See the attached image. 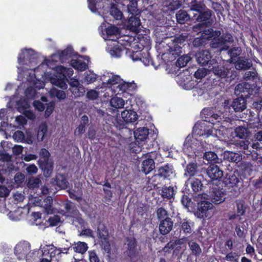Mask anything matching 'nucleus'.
Listing matches in <instances>:
<instances>
[{
  "label": "nucleus",
  "instance_id": "obj_1",
  "mask_svg": "<svg viewBox=\"0 0 262 262\" xmlns=\"http://www.w3.org/2000/svg\"><path fill=\"white\" fill-rule=\"evenodd\" d=\"M242 181L241 172L237 169H235L226 173L224 183L227 187L232 188L230 192L232 197H236L241 193L238 184Z\"/></svg>",
  "mask_w": 262,
  "mask_h": 262
},
{
  "label": "nucleus",
  "instance_id": "obj_2",
  "mask_svg": "<svg viewBox=\"0 0 262 262\" xmlns=\"http://www.w3.org/2000/svg\"><path fill=\"white\" fill-rule=\"evenodd\" d=\"M39 156L38 165L39 168L42 171L45 177H50L53 173L54 168L53 161L50 159V153L48 149L42 148L39 152Z\"/></svg>",
  "mask_w": 262,
  "mask_h": 262
},
{
  "label": "nucleus",
  "instance_id": "obj_3",
  "mask_svg": "<svg viewBox=\"0 0 262 262\" xmlns=\"http://www.w3.org/2000/svg\"><path fill=\"white\" fill-rule=\"evenodd\" d=\"M188 36L186 33H182L180 35L174 36L171 41L166 44V49L168 53L173 56L174 58L180 56L182 53V46L186 40Z\"/></svg>",
  "mask_w": 262,
  "mask_h": 262
},
{
  "label": "nucleus",
  "instance_id": "obj_4",
  "mask_svg": "<svg viewBox=\"0 0 262 262\" xmlns=\"http://www.w3.org/2000/svg\"><path fill=\"white\" fill-rule=\"evenodd\" d=\"M211 39L210 48L213 49H217L220 52L227 50L229 48L228 43L233 41V36L228 33L223 34L220 37H213Z\"/></svg>",
  "mask_w": 262,
  "mask_h": 262
},
{
  "label": "nucleus",
  "instance_id": "obj_5",
  "mask_svg": "<svg viewBox=\"0 0 262 262\" xmlns=\"http://www.w3.org/2000/svg\"><path fill=\"white\" fill-rule=\"evenodd\" d=\"M175 176V170L171 164H166L158 168L157 173L152 177L154 185H158L159 182L156 183L158 178L162 179V180H170Z\"/></svg>",
  "mask_w": 262,
  "mask_h": 262
},
{
  "label": "nucleus",
  "instance_id": "obj_6",
  "mask_svg": "<svg viewBox=\"0 0 262 262\" xmlns=\"http://www.w3.org/2000/svg\"><path fill=\"white\" fill-rule=\"evenodd\" d=\"M213 127L208 125L205 121L197 122L193 127V134L199 137L207 138L210 136H213Z\"/></svg>",
  "mask_w": 262,
  "mask_h": 262
},
{
  "label": "nucleus",
  "instance_id": "obj_7",
  "mask_svg": "<svg viewBox=\"0 0 262 262\" xmlns=\"http://www.w3.org/2000/svg\"><path fill=\"white\" fill-rule=\"evenodd\" d=\"M209 68L215 76L221 79L227 77L231 69L229 64H225L224 62H217L216 60Z\"/></svg>",
  "mask_w": 262,
  "mask_h": 262
},
{
  "label": "nucleus",
  "instance_id": "obj_8",
  "mask_svg": "<svg viewBox=\"0 0 262 262\" xmlns=\"http://www.w3.org/2000/svg\"><path fill=\"white\" fill-rule=\"evenodd\" d=\"M213 204L206 201H201L198 203V210L196 214L198 216L202 218H210L213 213Z\"/></svg>",
  "mask_w": 262,
  "mask_h": 262
},
{
  "label": "nucleus",
  "instance_id": "obj_9",
  "mask_svg": "<svg viewBox=\"0 0 262 262\" xmlns=\"http://www.w3.org/2000/svg\"><path fill=\"white\" fill-rule=\"evenodd\" d=\"M97 234L100 239V244L104 252L108 255L111 254V247L109 241L108 232L105 227L103 226L102 228L99 227L97 229Z\"/></svg>",
  "mask_w": 262,
  "mask_h": 262
},
{
  "label": "nucleus",
  "instance_id": "obj_10",
  "mask_svg": "<svg viewBox=\"0 0 262 262\" xmlns=\"http://www.w3.org/2000/svg\"><path fill=\"white\" fill-rule=\"evenodd\" d=\"M157 152L156 151H151L145 154L146 159L142 163L141 170L145 174L150 173L155 168V162L152 158L157 157Z\"/></svg>",
  "mask_w": 262,
  "mask_h": 262
},
{
  "label": "nucleus",
  "instance_id": "obj_11",
  "mask_svg": "<svg viewBox=\"0 0 262 262\" xmlns=\"http://www.w3.org/2000/svg\"><path fill=\"white\" fill-rule=\"evenodd\" d=\"M253 92L251 85L247 82L238 84L234 90V93L237 97L246 99L253 94Z\"/></svg>",
  "mask_w": 262,
  "mask_h": 262
},
{
  "label": "nucleus",
  "instance_id": "obj_12",
  "mask_svg": "<svg viewBox=\"0 0 262 262\" xmlns=\"http://www.w3.org/2000/svg\"><path fill=\"white\" fill-rule=\"evenodd\" d=\"M31 244L24 241L17 244L14 248V254L18 259L26 258L27 254L30 251Z\"/></svg>",
  "mask_w": 262,
  "mask_h": 262
},
{
  "label": "nucleus",
  "instance_id": "obj_13",
  "mask_svg": "<svg viewBox=\"0 0 262 262\" xmlns=\"http://www.w3.org/2000/svg\"><path fill=\"white\" fill-rule=\"evenodd\" d=\"M196 61L200 65L208 66V68H211V65L215 59L212 58L211 53L208 50H202L197 53L195 55Z\"/></svg>",
  "mask_w": 262,
  "mask_h": 262
},
{
  "label": "nucleus",
  "instance_id": "obj_14",
  "mask_svg": "<svg viewBox=\"0 0 262 262\" xmlns=\"http://www.w3.org/2000/svg\"><path fill=\"white\" fill-rule=\"evenodd\" d=\"M126 253L130 258L135 257L138 254L137 249V242L134 237H127L125 239Z\"/></svg>",
  "mask_w": 262,
  "mask_h": 262
},
{
  "label": "nucleus",
  "instance_id": "obj_15",
  "mask_svg": "<svg viewBox=\"0 0 262 262\" xmlns=\"http://www.w3.org/2000/svg\"><path fill=\"white\" fill-rule=\"evenodd\" d=\"M44 256L49 257L52 260L58 261L61 257L60 248H57L53 245H46L43 247Z\"/></svg>",
  "mask_w": 262,
  "mask_h": 262
},
{
  "label": "nucleus",
  "instance_id": "obj_16",
  "mask_svg": "<svg viewBox=\"0 0 262 262\" xmlns=\"http://www.w3.org/2000/svg\"><path fill=\"white\" fill-rule=\"evenodd\" d=\"M211 201L215 204H220L226 199V193L219 187H212L210 192Z\"/></svg>",
  "mask_w": 262,
  "mask_h": 262
},
{
  "label": "nucleus",
  "instance_id": "obj_17",
  "mask_svg": "<svg viewBox=\"0 0 262 262\" xmlns=\"http://www.w3.org/2000/svg\"><path fill=\"white\" fill-rule=\"evenodd\" d=\"M202 121H205L207 124H214L220 118V116L214 113L210 108H204L201 112Z\"/></svg>",
  "mask_w": 262,
  "mask_h": 262
},
{
  "label": "nucleus",
  "instance_id": "obj_18",
  "mask_svg": "<svg viewBox=\"0 0 262 262\" xmlns=\"http://www.w3.org/2000/svg\"><path fill=\"white\" fill-rule=\"evenodd\" d=\"M202 27V24H198L193 27L194 31L200 30L201 33V36L194 38L192 41V46L194 48H200L204 46L206 44L207 41L209 40L207 36L203 34V30H201Z\"/></svg>",
  "mask_w": 262,
  "mask_h": 262
},
{
  "label": "nucleus",
  "instance_id": "obj_19",
  "mask_svg": "<svg viewBox=\"0 0 262 262\" xmlns=\"http://www.w3.org/2000/svg\"><path fill=\"white\" fill-rule=\"evenodd\" d=\"M207 174L211 181H220L223 176V171L215 164H210L207 169Z\"/></svg>",
  "mask_w": 262,
  "mask_h": 262
},
{
  "label": "nucleus",
  "instance_id": "obj_20",
  "mask_svg": "<svg viewBox=\"0 0 262 262\" xmlns=\"http://www.w3.org/2000/svg\"><path fill=\"white\" fill-rule=\"evenodd\" d=\"M173 226V222L171 217H166L159 223V230L163 235L168 234L172 229Z\"/></svg>",
  "mask_w": 262,
  "mask_h": 262
},
{
  "label": "nucleus",
  "instance_id": "obj_21",
  "mask_svg": "<svg viewBox=\"0 0 262 262\" xmlns=\"http://www.w3.org/2000/svg\"><path fill=\"white\" fill-rule=\"evenodd\" d=\"M135 49L148 50L151 45L150 37L146 35L139 34Z\"/></svg>",
  "mask_w": 262,
  "mask_h": 262
},
{
  "label": "nucleus",
  "instance_id": "obj_22",
  "mask_svg": "<svg viewBox=\"0 0 262 262\" xmlns=\"http://www.w3.org/2000/svg\"><path fill=\"white\" fill-rule=\"evenodd\" d=\"M44 256V249L34 250L33 251H29L26 256L27 262H39L41 257Z\"/></svg>",
  "mask_w": 262,
  "mask_h": 262
},
{
  "label": "nucleus",
  "instance_id": "obj_23",
  "mask_svg": "<svg viewBox=\"0 0 262 262\" xmlns=\"http://www.w3.org/2000/svg\"><path fill=\"white\" fill-rule=\"evenodd\" d=\"M121 115L125 123H133L138 118L137 113L132 110H125L122 112Z\"/></svg>",
  "mask_w": 262,
  "mask_h": 262
},
{
  "label": "nucleus",
  "instance_id": "obj_24",
  "mask_svg": "<svg viewBox=\"0 0 262 262\" xmlns=\"http://www.w3.org/2000/svg\"><path fill=\"white\" fill-rule=\"evenodd\" d=\"M78 53L74 52L72 47H68L59 53V58L61 62H63L72 57H77Z\"/></svg>",
  "mask_w": 262,
  "mask_h": 262
},
{
  "label": "nucleus",
  "instance_id": "obj_25",
  "mask_svg": "<svg viewBox=\"0 0 262 262\" xmlns=\"http://www.w3.org/2000/svg\"><path fill=\"white\" fill-rule=\"evenodd\" d=\"M149 129L146 127H140L134 132V137L137 142L145 141L148 137Z\"/></svg>",
  "mask_w": 262,
  "mask_h": 262
},
{
  "label": "nucleus",
  "instance_id": "obj_26",
  "mask_svg": "<svg viewBox=\"0 0 262 262\" xmlns=\"http://www.w3.org/2000/svg\"><path fill=\"white\" fill-rule=\"evenodd\" d=\"M252 66V62L245 57H239L235 63V67L237 70H248Z\"/></svg>",
  "mask_w": 262,
  "mask_h": 262
},
{
  "label": "nucleus",
  "instance_id": "obj_27",
  "mask_svg": "<svg viewBox=\"0 0 262 262\" xmlns=\"http://www.w3.org/2000/svg\"><path fill=\"white\" fill-rule=\"evenodd\" d=\"M247 99L242 97H237V98L234 99L232 107L236 112H241L246 108Z\"/></svg>",
  "mask_w": 262,
  "mask_h": 262
},
{
  "label": "nucleus",
  "instance_id": "obj_28",
  "mask_svg": "<svg viewBox=\"0 0 262 262\" xmlns=\"http://www.w3.org/2000/svg\"><path fill=\"white\" fill-rule=\"evenodd\" d=\"M252 150H248L250 153H247V155H251L253 160H258L259 158L262 157V146L258 142L254 143L252 145Z\"/></svg>",
  "mask_w": 262,
  "mask_h": 262
},
{
  "label": "nucleus",
  "instance_id": "obj_29",
  "mask_svg": "<svg viewBox=\"0 0 262 262\" xmlns=\"http://www.w3.org/2000/svg\"><path fill=\"white\" fill-rule=\"evenodd\" d=\"M141 25L139 16H130L128 19V29L133 32L139 31V28Z\"/></svg>",
  "mask_w": 262,
  "mask_h": 262
},
{
  "label": "nucleus",
  "instance_id": "obj_30",
  "mask_svg": "<svg viewBox=\"0 0 262 262\" xmlns=\"http://www.w3.org/2000/svg\"><path fill=\"white\" fill-rule=\"evenodd\" d=\"M235 211L238 214L241 216L245 215L248 208L245 201L243 199H238L235 201Z\"/></svg>",
  "mask_w": 262,
  "mask_h": 262
},
{
  "label": "nucleus",
  "instance_id": "obj_31",
  "mask_svg": "<svg viewBox=\"0 0 262 262\" xmlns=\"http://www.w3.org/2000/svg\"><path fill=\"white\" fill-rule=\"evenodd\" d=\"M224 158L229 162L237 164L241 162L242 157L241 154L230 151H226L224 152Z\"/></svg>",
  "mask_w": 262,
  "mask_h": 262
},
{
  "label": "nucleus",
  "instance_id": "obj_32",
  "mask_svg": "<svg viewBox=\"0 0 262 262\" xmlns=\"http://www.w3.org/2000/svg\"><path fill=\"white\" fill-rule=\"evenodd\" d=\"M64 208L66 210V213H68L67 216L74 217V215H77L79 214V210L76 208V206L73 203L68 200L64 204Z\"/></svg>",
  "mask_w": 262,
  "mask_h": 262
},
{
  "label": "nucleus",
  "instance_id": "obj_33",
  "mask_svg": "<svg viewBox=\"0 0 262 262\" xmlns=\"http://www.w3.org/2000/svg\"><path fill=\"white\" fill-rule=\"evenodd\" d=\"M105 0H88V7L92 12H96L98 11V8L100 9H103L104 5L103 4H101V3H103Z\"/></svg>",
  "mask_w": 262,
  "mask_h": 262
},
{
  "label": "nucleus",
  "instance_id": "obj_34",
  "mask_svg": "<svg viewBox=\"0 0 262 262\" xmlns=\"http://www.w3.org/2000/svg\"><path fill=\"white\" fill-rule=\"evenodd\" d=\"M198 172V165L196 163H188L185 169L184 175L186 177H191L195 176Z\"/></svg>",
  "mask_w": 262,
  "mask_h": 262
},
{
  "label": "nucleus",
  "instance_id": "obj_35",
  "mask_svg": "<svg viewBox=\"0 0 262 262\" xmlns=\"http://www.w3.org/2000/svg\"><path fill=\"white\" fill-rule=\"evenodd\" d=\"M181 6V3L179 0H168L164 5V8H167L165 10L172 12L179 9Z\"/></svg>",
  "mask_w": 262,
  "mask_h": 262
},
{
  "label": "nucleus",
  "instance_id": "obj_36",
  "mask_svg": "<svg viewBox=\"0 0 262 262\" xmlns=\"http://www.w3.org/2000/svg\"><path fill=\"white\" fill-rule=\"evenodd\" d=\"M193 223L184 219L180 222V232H183L185 234H190L192 232V227Z\"/></svg>",
  "mask_w": 262,
  "mask_h": 262
},
{
  "label": "nucleus",
  "instance_id": "obj_37",
  "mask_svg": "<svg viewBox=\"0 0 262 262\" xmlns=\"http://www.w3.org/2000/svg\"><path fill=\"white\" fill-rule=\"evenodd\" d=\"M203 158L210 163H220L221 161L215 152L210 151L204 152Z\"/></svg>",
  "mask_w": 262,
  "mask_h": 262
},
{
  "label": "nucleus",
  "instance_id": "obj_38",
  "mask_svg": "<svg viewBox=\"0 0 262 262\" xmlns=\"http://www.w3.org/2000/svg\"><path fill=\"white\" fill-rule=\"evenodd\" d=\"M176 18L178 23L185 24L190 19V15L185 10H180L176 14Z\"/></svg>",
  "mask_w": 262,
  "mask_h": 262
},
{
  "label": "nucleus",
  "instance_id": "obj_39",
  "mask_svg": "<svg viewBox=\"0 0 262 262\" xmlns=\"http://www.w3.org/2000/svg\"><path fill=\"white\" fill-rule=\"evenodd\" d=\"M161 196L163 199L170 200L173 198L174 193V190L173 187H167L164 186L161 190Z\"/></svg>",
  "mask_w": 262,
  "mask_h": 262
},
{
  "label": "nucleus",
  "instance_id": "obj_40",
  "mask_svg": "<svg viewBox=\"0 0 262 262\" xmlns=\"http://www.w3.org/2000/svg\"><path fill=\"white\" fill-rule=\"evenodd\" d=\"M71 65L75 69L80 71H84L88 69V64L83 61L78 59H72L71 61Z\"/></svg>",
  "mask_w": 262,
  "mask_h": 262
},
{
  "label": "nucleus",
  "instance_id": "obj_41",
  "mask_svg": "<svg viewBox=\"0 0 262 262\" xmlns=\"http://www.w3.org/2000/svg\"><path fill=\"white\" fill-rule=\"evenodd\" d=\"M249 131L247 127L243 126H239L235 128V133L236 136L240 139H246L249 135Z\"/></svg>",
  "mask_w": 262,
  "mask_h": 262
},
{
  "label": "nucleus",
  "instance_id": "obj_42",
  "mask_svg": "<svg viewBox=\"0 0 262 262\" xmlns=\"http://www.w3.org/2000/svg\"><path fill=\"white\" fill-rule=\"evenodd\" d=\"M56 183L57 185L61 189H66L68 187L69 183L63 174H58L56 175Z\"/></svg>",
  "mask_w": 262,
  "mask_h": 262
},
{
  "label": "nucleus",
  "instance_id": "obj_43",
  "mask_svg": "<svg viewBox=\"0 0 262 262\" xmlns=\"http://www.w3.org/2000/svg\"><path fill=\"white\" fill-rule=\"evenodd\" d=\"M110 14L116 19H122L123 15L122 12L118 8L117 6L113 3L111 4L110 8Z\"/></svg>",
  "mask_w": 262,
  "mask_h": 262
},
{
  "label": "nucleus",
  "instance_id": "obj_44",
  "mask_svg": "<svg viewBox=\"0 0 262 262\" xmlns=\"http://www.w3.org/2000/svg\"><path fill=\"white\" fill-rule=\"evenodd\" d=\"M110 103L111 105L116 110L123 108L125 104L124 100L122 98L118 97L112 98Z\"/></svg>",
  "mask_w": 262,
  "mask_h": 262
},
{
  "label": "nucleus",
  "instance_id": "obj_45",
  "mask_svg": "<svg viewBox=\"0 0 262 262\" xmlns=\"http://www.w3.org/2000/svg\"><path fill=\"white\" fill-rule=\"evenodd\" d=\"M48 132V126L46 123L41 124L38 127L37 133V139L39 141H42Z\"/></svg>",
  "mask_w": 262,
  "mask_h": 262
},
{
  "label": "nucleus",
  "instance_id": "obj_46",
  "mask_svg": "<svg viewBox=\"0 0 262 262\" xmlns=\"http://www.w3.org/2000/svg\"><path fill=\"white\" fill-rule=\"evenodd\" d=\"M27 53L26 60L28 61L29 63L34 64V66H36L37 64V55L36 53L30 49L27 50Z\"/></svg>",
  "mask_w": 262,
  "mask_h": 262
},
{
  "label": "nucleus",
  "instance_id": "obj_47",
  "mask_svg": "<svg viewBox=\"0 0 262 262\" xmlns=\"http://www.w3.org/2000/svg\"><path fill=\"white\" fill-rule=\"evenodd\" d=\"M203 34L207 35L209 40L213 37H220L222 36L220 30L214 31L212 28L203 30Z\"/></svg>",
  "mask_w": 262,
  "mask_h": 262
},
{
  "label": "nucleus",
  "instance_id": "obj_48",
  "mask_svg": "<svg viewBox=\"0 0 262 262\" xmlns=\"http://www.w3.org/2000/svg\"><path fill=\"white\" fill-rule=\"evenodd\" d=\"M88 246L86 243L82 242H78L75 244L73 249L75 252L83 254L88 250Z\"/></svg>",
  "mask_w": 262,
  "mask_h": 262
},
{
  "label": "nucleus",
  "instance_id": "obj_49",
  "mask_svg": "<svg viewBox=\"0 0 262 262\" xmlns=\"http://www.w3.org/2000/svg\"><path fill=\"white\" fill-rule=\"evenodd\" d=\"M140 60L145 66H148L150 63H152V58L149 52H148V50H143V51H142V56L140 57Z\"/></svg>",
  "mask_w": 262,
  "mask_h": 262
},
{
  "label": "nucleus",
  "instance_id": "obj_50",
  "mask_svg": "<svg viewBox=\"0 0 262 262\" xmlns=\"http://www.w3.org/2000/svg\"><path fill=\"white\" fill-rule=\"evenodd\" d=\"M191 60V57L187 55L180 56L177 60L176 65L177 67L183 68L185 67Z\"/></svg>",
  "mask_w": 262,
  "mask_h": 262
},
{
  "label": "nucleus",
  "instance_id": "obj_51",
  "mask_svg": "<svg viewBox=\"0 0 262 262\" xmlns=\"http://www.w3.org/2000/svg\"><path fill=\"white\" fill-rule=\"evenodd\" d=\"M123 49L124 47L121 46L115 45L110 50V53L112 56L119 58L121 57Z\"/></svg>",
  "mask_w": 262,
  "mask_h": 262
},
{
  "label": "nucleus",
  "instance_id": "obj_52",
  "mask_svg": "<svg viewBox=\"0 0 262 262\" xmlns=\"http://www.w3.org/2000/svg\"><path fill=\"white\" fill-rule=\"evenodd\" d=\"M190 249L191 250L192 254L195 256H199L202 253V250L199 245L195 242H190L188 243Z\"/></svg>",
  "mask_w": 262,
  "mask_h": 262
},
{
  "label": "nucleus",
  "instance_id": "obj_53",
  "mask_svg": "<svg viewBox=\"0 0 262 262\" xmlns=\"http://www.w3.org/2000/svg\"><path fill=\"white\" fill-rule=\"evenodd\" d=\"M212 15V12L210 10L199 13V15L195 18L198 21H204L209 20Z\"/></svg>",
  "mask_w": 262,
  "mask_h": 262
},
{
  "label": "nucleus",
  "instance_id": "obj_54",
  "mask_svg": "<svg viewBox=\"0 0 262 262\" xmlns=\"http://www.w3.org/2000/svg\"><path fill=\"white\" fill-rule=\"evenodd\" d=\"M134 50L129 51V56L133 61L140 60V57L142 56V51L143 50L135 49V46L133 47Z\"/></svg>",
  "mask_w": 262,
  "mask_h": 262
},
{
  "label": "nucleus",
  "instance_id": "obj_55",
  "mask_svg": "<svg viewBox=\"0 0 262 262\" xmlns=\"http://www.w3.org/2000/svg\"><path fill=\"white\" fill-rule=\"evenodd\" d=\"M156 215L160 222L166 217H169L168 211L163 207H160L157 209Z\"/></svg>",
  "mask_w": 262,
  "mask_h": 262
},
{
  "label": "nucleus",
  "instance_id": "obj_56",
  "mask_svg": "<svg viewBox=\"0 0 262 262\" xmlns=\"http://www.w3.org/2000/svg\"><path fill=\"white\" fill-rule=\"evenodd\" d=\"M191 186L194 192H198L202 190L203 184L201 180L194 179L191 182Z\"/></svg>",
  "mask_w": 262,
  "mask_h": 262
},
{
  "label": "nucleus",
  "instance_id": "obj_57",
  "mask_svg": "<svg viewBox=\"0 0 262 262\" xmlns=\"http://www.w3.org/2000/svg\"><path fill=\"white\" fill-rule=\"evenodd\" d=\"M118 87L122 92H126L127 91H130L134 89L135 87V83L124 82L120 84Z\"/></svg>",
  "mask_w": 262,
  "mask_h": 262
},
{
  "label": "nucleus",
  "instance_id": "obj_58",
  "mask_svg": "<svg viewBox=\"0 0 262 262\" xmlns=\"http://www.w3.org/2000/svg\"><path fill=\"white\" fill-rule=\"evenodd\" d=\"M107 38L113 35H117L119 30L118 27L114 25H110L105 29Z\"/></svg>",
  "mask_w": 262,
  "mask_h": 262
},
{
  "label": "nucleus",
  "instance_id": "obj_59",
  "mask_svg": "<svg viewBox=\"0 0 262 262\" xmlns=\"http://www.w3.org/2000/svg\"><path fill=\"white\" fill-rule=\"evenodd\" d=\"M70 91L72 92V94L75 97L83 96L85 92L84 87L81 84L77 86L75 90V89H73Z\"/></svg>",
  "mask_w": 262,
  "mask_h": 262
},
{
  "label": "nucleus",
  "instance_id": "obj_60",
  "mask_svg": "<svg viewBox=\"0 0 262 262\" xmlns=\"http://www.w3.org/2000/svg\"><path fill=\"white\" fill-rule=\"evenodd\" d=\"M47 222L49 223L50 226H56L61 222V217L59 215H54L48 219Z\"/></svg>",
  "mask_w": 262,
  "mask_h": 262
},
{
  "label": "nucleus",
  "instance_id": "obj_61",
  "mask_svg": "<svg viewBox=\"0 0 262 262\" xmlns=\"http://www.w3.org/2000/svg\"><path fill=\"white\" fill-rule=\"evenodd\" d=\"M127 10L128 12L132 16H138L140 15V12L137 8V3H129L127 6Z\"/></svg>",
  "mask_w": 262,
  "mask_h": 262
},
{
  "label": "nucleus",
  "instance_id": "obj_62",
  "mask_svg": "<svg viewBox=\"0 0 262 262\" xmlns=\"http://www.w3.org/2000/svg\"><path fill=\"white\" fill-rule=\"evenodd\" d=\"M179 241H170L169 242H168L165 247L163 248V251L165 253H169L171 250L173 249L174 247L179 244Z\"/></svg>",
  "mask_w": 262,
  "mask_h": 262
},
{
  "label": "nucleus",
  "instance_id": "obj_63",
  "mask_svg": "<svg viewBox=\"0 0 262 262\" xmlns=\"http://www.w3.org/2000/svg\"><path fill=\"white\" fill-rule=\"evenodd\" d=\"M51 94L55 95L59 100L64 99L66 97V93L63 91L55 89L52 90Z\"/></svg>",
  "mask_w": 262,
  "mask_h": 262
},
{
  "label": "nucleus",
  "instance_id": "obj_64",
  "mask_svg": "<svg viewBox=\"0 0 262 262\" xmlns=\"http://www.w3.org/2000/svg\"><path fill=\"white\" fill-rule=\"evenodd\" d=\"M27 49L22 50L21 52L18 54L17 60L19 64L24 65L27 64L25 62L27 61Z\"/></svg>",
  "mask_w": 262,
  "mask_h": 262
}]
</instances>
